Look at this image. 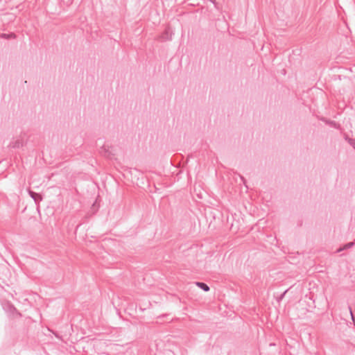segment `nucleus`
Masks as SVG:
<instances>
[{
  "label": "nucleus",
  "instance_id": "1",
  "mask_svg": "<svg viewBox=\"0 0 355 355\" xmlns=\"http://www.w3.org/2000/svg\"><path fill=\"white\" fill-rule=\"evenodd\" d=\"M1 305L6 313L10 315H14L15 313L19 315L15 307L10 302L4 301L1 302Z\"/></svg>",
  "mask_w": 355,
  "mask_h": 355
},
{
  "label": "nucleus",
  "instance_id": "2",
  "mask_svg": "<svg viewBox=\"0 0 355 355\" xmlns=\"http://www.w3.org/2000/svg\"><path fill=\"white\" fill-rule=\"evenodd\" d=\"M24 146V142L21 139H17L12 141L10 146L13 148H19Z\"/></svg>",
  "mask_w": 355,
  "mask_h": 355
},
{
  "label": "nucleus",
  "instance_id": "3",
  "mask_svg": "<svg viewBox=\"0 0 355 355\" xmlns=\"http://www.w3.org/2000/svg\"><path fill=\"white\" fill-rule=\"evenodd\" d=\"M29 194L31 197L35 200V202H37L42 200V197L39 193H35L32 191H29Z\"/></svg>",
  "mask_w": 355,
  "mask_h": 355
},
{
  "label": "nucleus",
  "instance_id": "4",
  "mask_svg": "<svg viewBox=\"0 0 355 355\" xmlns=\"http://www.w3.org/2000/svg\"><path fill=\"white\" fill-rule=\"evenodd\" d=\"M196 284L197 286H198L199 288H200L201 289H202L204 291H209V286L206 284L205 283H203V282H196Z\"/></svg>",
  "mask_w": 355,
  "mask_h": 355
},
{
  "label": "nucleus",
  "instance_id": "5",
  "mask_svg": "<svg viewBox=\"0 0 355 355\" xmlns=\"http://www.w3.org/2000/svg\"><path fill=\"white\" fill-rule=\"evenodd\" d=\"M354 242H349L348 243L345 244L343 247L340 248L339 249H338L336 252H340L343 250L351 248L352 247L354 246Z\"/></svg>",
  "mask_w": 355,
  "mask_h": 355
},
{
  "label": "nucleus",
  "instance_id": "6",
  "mask_svg": "<svg viewBox=\"0 0 355 355\" xmlns=\"http://www.w3.org/2000/svg\"><path fill=\"white\" fill-rule=\"evenodd\" d=\"M0 37L3 39H12L15 37V35L14 33L10 34H6V33H2Z\"/></svg>",
  "mask_w": 355,
  "mask_h": 355
},
{
  "label": "nucleus",
  "instance_id": "7",
  "mask_svg": "<svg viewBox=\"0 0 355 355\" xmlns=\"http://www.w3.org/2000/svg\"><path fill=\"white\" fill-rule=\"evenodd\" d=\"M169 29H166L164 33L162 35V39L163 40H171V35L168 36Z\"/></svg>",
  "mask_w": 355,
  "mask_h": 355
},
{
  "label": "nucleus",
  "instance_id": "8",
  "mask_svg": "<svg viewBox=\"0 0 355 355\" xmlns=\"http://www.w3.org/2000/svg\"><path fill=\"white\" fill-rule=\"evenodd\" d=\"M345 139L348 141V143L355 149V139L346 137Z\"/></svg>",
  "mask_w": 355,
  "mask_h": 355
},
{
  "label": "nucleus",
  "instance_id": "9",
  "mask_svg": "<svg viewBox=\"0 0 355 355\" xmlns=\"http://www.w3.org/2000/svg\"><path fill=\"white\" fill-rule=\"evenodd\" d=\"M64 3H66L67 5H69L72 3L73 0H62Z\"/></svg>",
  "mask_w": 355,
  "mask_h": 355
},
{
  "label": "nucleus",
  "instance_id": "10",
  "mask_svg": "<svg viewBox=\"0 0 355 355\" xmlns=\"http://www.w3.org/2000/svg\"><path fill=\"white\" fill-rule=\"evenodd\" d=\"M348 308H349V313L351 315L352 319L354 320V315H353V313H352V309H351L350 306H349Z\"/></svg>",
  "mask_w": 355,
  "mask_h": 355
},
{
  "label": "nucleus",
  "instance_id": "11",
  "mask_svg": "<svg viewBox=\"0 0 355 355\" xmlns=\"http://www.w3.org/2000/svg\"><path fill=\"white\" fill-rule=\"evenodd\" d=\"M329 123L331 124V125L336 126V123L334 121H331Z\"/></svg>",
  "mask_w": 355,
  "mask_h": 355
},
{
  "label": "nucleus",
  "instance_id": "12",
  "mask_svg": "<svg viewBox=\"0 0 355 355\" xmlns=\"http://www.w3.org/2000/svg\"><path fill=\"white\" fill-rule=\"evenodd\" d=\"M287 291H285L284 293L281 296V299L284 296V295L286 294Z\"/></svg>",
  "mask_w": 355,
  "mask_h": 355
}]
</instances>
